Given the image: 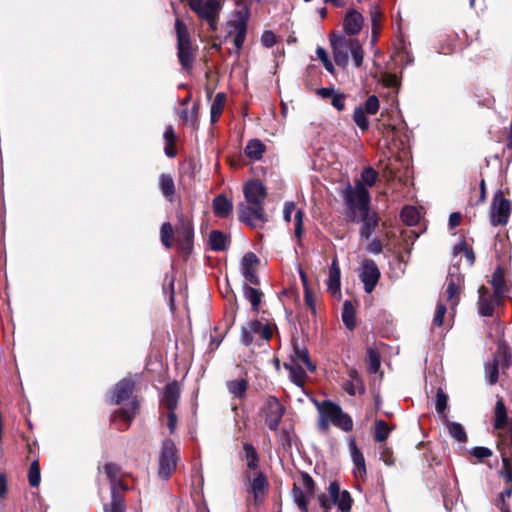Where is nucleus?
Here are the masks:
<instances>
[{
	"label": "nucleus",
	"instance_id": "obj_60",
	"mask_svg": "<svg viewBox=\"0 0 512 512\" xmlns=\"http://www.w3.org/2000/svg\"><path fill=\"white\" fill-rule=\"evenodd\" d=\"M471 455L476 457L479 460L488 458L492 455V451L489 448L486 447H474L471 450Z\"/></svg>",
	"mask_w": 512,
	"mask_h": 512
},
{
	"label": "nucleus",
	"instance_id": "obj_46",
	"mask_svg": "<svg viewBox=\"0 0 512 512\" xmlns=\"http://www.w3.org/2000/svg\"><path fill=\"white\" fill-rule=\"evenodd\" d=\"M227 387L230 393L237 397H242L246 392L247 382L245 379L234 380L228 382Z\"/></svg>",
	"mask_w": 512,
	"mask_h": 512
},
{
	"label": "nucleus",
	"instance_id": "obj_5",
	"mask_svg": "<svg viewBox=\"0 0 512 512\" xmlns=\"http://www.w3.org/2000/svg\"><path fill=\"white\" fill-rule=\"evenodd\" d=\"M248 12L246 8L234 11L225 24L226 39H231L237 49L245 41L247 33Z\"/></svg>",
	"mask_w": 512,
	"mask_h": 512
},
{
	"label": "nucleus",
	"instance_id": "obj_17",
	"mask_svg": "<svg viewBox=\"0 0 512 512\" xmlns=\"http://www.w3.org/2000/svg\"><path fill=\"white\" fill-rule=\"evenodd\" d=\"M502 300L503 298H496L495 294H491L487 287L480 286L477 301L479 315L482 317H492L495 307L499 306Z\"/></svg>",
	"mask_w": 512,
	"mask_h": 512
},
{
	"label": "nucleus",
	"instance_id": "obj_9",
	"mask_svg": "<svg viewBox=\"0 0 512 512\" xmlns=\"http://www.w3.org/2000/svg\"><path fill=\"white\" fill-rule=\"evenodd\" d=\"M314 488V481L307 473H302L300 478L294 482L292 497L301 512H308V503L314 496Z\"/></svg>",
	"mask_w": 512,
	"mask_h": 512
},
{
	"label": "nucleus",
	"instance_id": "obj_55",
	"mask_svg": "<svg viewBox=\"0 0 512 512\" xmlns=\"http://www.w3.org/2000/svg\"><path fill=\"white\" fill-rule=\"evenodd\" d=\"M380 460H382L386 465L392 466L395 463L392 450L386 445L381 444L379 447Z\"/></svg>",
	"mask_w": 512,
	"mask_h": 512
},
{
	"label": "nucleus",
	"instance_id": "obj_33",
	"mask_svg": "<svg viewBox=\"0 0 512 512\" xmlns=\"http://www.w3.org/2000/svg\"><path fill=\"white\" fill-rule=\"evenodd\" d=\"M159 187L162 194L171 201L175 194V184L173 178L169 174H161L159 177Z\"/></svg>",
	"mask_w": 512,
	"mask_h": 512
},
{
	"label": "nucleus",
	"instance_id": "obj_58",
	"mask_svg": "<svg viewBox=\"0 0 512 512\" xmlns=\"http://www.w3.org/2000/svg\"><path fill=\"white\" fill-rule=\"evenodd\" d=\"M303 217L304 212L301 209H298L295 213L294 220H295V236L298 238V240L301 239L303 234Z\"/></svg>",
	"mask_w": 512,
	"mask_h": 512
},
{
	"label": "nucleus",
	"instance_id": "obj_57",
	"mask_svg": "<svg viewBox=\"0 0 512 512\" xmlns=\"http://www.w3.org/2000/svg\"><path fill=\"white\" fill-rule=\"evenodd\" d=\"M266 196V189L264 185L258 182V222H267L268 216L264 213L263 208L260 207V198Z\"/></svg>",
	"mask_w": 512,
	"mask_h": 512
},
{
	"label": "nucleus",
	"instance_id": "obj_62",
	"mask_svg": "<svg viewBox=\"0 0 512 512\" xmlns=\"http://www.w3.org/2000/svg\"><path fill=\"white\" fill-rule=\"evenodd\" d=\"M295 211V203L292 201H287L284 203L283 207V219L286 222H290L292 218V213Z\"/></svg>",
	"mask_w": 512,
	"mask_h": 512
},
{
	"label": "nucleus",
	"instance_id": "obj_38",
	"mask_svg": "<svg viewBox=\"0 0 512 512\" xmlns=\"http://www.w3.org/2000/svg\"><path fill=\"white\" fill-rule=\"evenodd\" d=\"M392 428L388 426V424L382 420L378 419L375 421V432L374 438L377 442L383 443L391 432Z\"/></svg>",
	"mask_w": 512,
	"mask_h": 512
},
{
	"label": "nucleus",
	"instance_id": "obj_59",
	"mask_svg": "<svg viewBox=\"0 0 512 512\" xmlns=\"http://www.w3.org/2000/svg\"><path fill=\"white\" fill-rule=\"evenodd\" d=\"M331 105L338 111H342L345 108V95L340 92H335L331 97Z\"/></svg>",
	"mask_w": 512,
	"mask_h": 512
},
{
	"label": "nucleus",
	"instance_id": "obj_13",
	"mask_svg": "<svg viewBox=\"0 0 512 512\" xmlns=\"http://www.w3.org/2000/svg\"><path fill=\"white\" fill-rule=\"evenodd\" d=\"M284 407L278 401L276 397L269 396L266 398L263 407L262 413L265 418V424L272 431H277L279 427V423L284 414Z\"/></svg>",
	"mask_w": 512,
	"mask_h": 512
},
{
	"label": "nucleus",
	"instance_id": "obj_2",
	"mask_svg": "<svg viewBox=\"0 0 512 512\" xmlns=\"http://www.w3.org/2000/svg\"><path fill=\"white\" fill-rule=\"evenodd\" d=\"M239 457L245 461L240 480L246 493L248 512H253L256 505V449L251 442L243 441V452Z\"/></svg>",
	"mask_w": 512,
	"mask_h": 512
},
{
	"label": "nucleus",
	"instance_id": "obj_61",
	"mask_svg": "<svg viewBox=\"0 0 512 512\" xmlns=\"http://www.w3.org/2000/svg\"><path fill=\"white\" fill-rule=\"evenodd\" d=\"M370 243L367 245L366 250L371 254H380L383 250L382 243L379 239H370Z\"/></svg>",
	"mask_w": 512,
	"mask_h": 512
},
{
	"label": "nucleus",
	"instance_id": "obj_39",
	"mask_svg": "<svg viewBox=\"0 0 512 512\" xmlns=\"http://www.w3.org/2000/svg\"><path fill=\"white\" fill-rule=\"evenodd\" d=\"M276 329L277 328L274 323L269 322L263 317L260 320H258V334L261 336L263 340H270Z\"/></svg>",
	"mask_w": 512,
	"mask_h": 512
},
{
	"label": "nucleus",
	"instance_id": "obj_56",
	"mask_svg": "<svg viewBox=\"0 0 512 512\" xmlns=\"http://www.w3.org/2000/svg\"><path fill=\"white\" fill-rule=\"evenodd\" d=\"M316 55L318 59L323 63L325 69L328 72L333 73L334 66L328 57L327 51L323 47H318L316 50Z\"/></svg>",
	"mask_w": 512,
	"mask_h": 512
},
{
	"label": "nucleus",
	"instance_id": "obj_6",
	"mask_svg": "<svg viewBox=\"0 0 512 512\" xmlns=\"http://www.w3.org/2000/svg\"><path fill=\"white\" fill-rule=\"evenodd\" d=\"M179 460L178 449L171 439H164L158 457V475L163 480H168L177 467Z\"/></svg>",
	"mask_w": 512,
	"mask_h": 512
},
{
	"label": "nucleus",
	"instance_id": "obj_40",
	"mask_svg": "<svg viewBox=\"0 0 512 512\" xmlns=\"http://www.w3.org/2000/svg\"><path fill=\"white\" fill-rule=\"evenodd\" d=\"M401 219L409 226L417 224L420 218L418 210L413 206H406L400 214Z\"/></svg>",
	"mask_w": 512,
	"mask_h": 512
},
{
	"label": "nucleus",
	"instance_id": "obj_21",
	"mask_svg": "<svg viewBox=\"0 0 512 512\" xmlns=\"http://www.w3.org/2000/svg\"><path fill=\"white\" fill-rule=\"evenodd\" d=\"M349 378L343 383V389L351 396L365 393V386L362 378L355 369H351L348 374Z\"/></svg>",
	"mask_w": 512,
	"mask_h": 512
},
{
	"label": "nucleus",
	"instance_id": "obj_42",
	"mask_svg": "<svg viewBox=\"0 0 512 512\" xmlns=\"http://www.w3.org/2000/svg\"><path fill=\"white\" fill-rule=\"evenodd\" d=\"M507 422L506 407L502 399H499L495 405V427L497 429L503 428Z\"/></svg>",
	"mask_w": 512,
	"mask_h": 512
},
{
	"label": "nucleus",
	"instance_id": "obj_54",
	"mask_svg": "<svg viewBox=\"0 0 512 512\" xmlns=\"http://www.w3.org/2000/svg\"><path fill=\"white\" fill-rule=\"evenodd\" d=\"M486 378L489 384L493 385L498 380V363L497 361H493V363L486 365L485 367Z\"/></svg>",
	"mask_w": 512,
	"mask_h": 512
},
{
	"label": "nucleus",
	"instance_id": "obj_8",
	"mask_svg": "<svg viewBox=\"0 0 512 512\" xmlns=\"http://www.w3.org/2000/svg\"><path fill=\"white\" fill-rule=\"evenodd\" d=\"M177 35V55L183 69L188 70L192 67L194 56L192 52L190 35L185 23L179 18L175 21Z\"/></svg>",
	"mask_w": 512,
	"mask_h": 512
},
{
	"label": "nucleus",
	"instance_id": "obj_28",
	"mask_svg": "<svg viewBox=\"0 0 512 512\" xmlns=\"http://www.w3.org/2000/svg\"><path fill=\"white\" fill-rule=\"evenodd\" d=\"M280 39V36L276 35L274 32L266 30L262 33L260 41L262 46L266 48H272L274 46H277L276 49L273 51V54L275 58H279L284 55L283 46L278 45Z\"/></svg>",
	"mask_w": 512,
	"mask_h": 512
},
{
	"label": "nucleus",
	"instance_id": "obj_10",
	"mask_svg": "<svg viewBox=\"0 0 512 512\" xmlns=\"http://www.w3.org/2000/svg\"><path fill=\"white\" fill-rule=\"evenodd\" d=\"M189 8L208 22L212 31L217 30V19L221 9L219 0H188Z\"/></svg>",
	"mask_w": 512,
	"mask_h": 512
},
{
	"label": "nucleus",
	"instance_id": "obj_37",
	"mask_svg": "<svg viewBox=\"0 0 512 512\" xmlns=\"http://www.w3.org/2000/svg\"><path fill=\"white\" fill-rule=\"evenodd\" d=\"M444 420L451 437L458 442L465 443L467 441V435L463 426L460 423L449 421L447 418Z\"/></svg>",
	"mask_w": 512,
	"mask_h": 512
},
{
	"label": "nucleus",
	"instance_id": "obj_29",
	"mask_svg": "<svg viewBox=\"0 0 512 512\" xmlns=\"http://www.w3.org/2000/svg\"><path fill=\"white\" fill-rule=\"evenodd\" d=\"M327 289L332 295L340 294V268L336 259L332 261L329 269Z\"/></svg>",
	"mask_w": 512,
	"mask_h": 512
},
{
	"label": "nucleus",
	"instance_id": "obj_31",
	"mask_svg": "<svg viewBox=\"0 0 512 512\" xmlns=\"http://www.w3.org/2000/svg\"><path fill=\"white\" fill-rule=\"evenodd\" d=\"M256 335V318L250 319L241 328L240 341L243 345L249 346L252 344Z\"/></svg>",
	"mask_w": 512,
	"mask_h": 512
},
{
	"label": "nucleus",
	"instance_id": "obj_47",
	"mask_svg": "<svg viewBox=\"0 0 512 512\" xmlns=\"http://www.w3.org/2000/svg\"><path fill=\"white\" fill-rule=\"evenodd\" d=\"M333 425L342 429L345 432H348L351 431L353 428V420L347 413H344L342 410L339 416L334 421Z\"/></svg>",
	"mask_w": 512,
	"mask_h": 512
},
{
	"label": "nucleus",
	"instance_id": "obj_22",
	"mask_svg": "<svg viewBox=\"0 0 512 512\" xmlns=\"http://www.w3.org/2000/svg\"><path fill=\"white\" fill-rule=\"evenodd\" d=\"M363 24L362 15L356 11H349L343 21L344 31L348 35H356L360 32Z\"/></svg>",
	"mask_w": 512,
	"mask_h": 512
},
{
	"label": "nucleus",
	"instance_id": "obj_32",
	"mask_svg": "<svg viewBox=\"0 0 512 512\" xmlns=\"http://www.w3.org/2000/svg\"><path fill=\"white\" fill-rule=\"evenodd\" d=\"M225 101L226 95L224 93L216 94L210 109V120L212 124L219 120L224 109Z\"/></svg>",
	"mask_w": 512,
	"mask_h": 512
},
{
	"label": "nucleus",
	"instance_id": "obj_18",
	"mask_svg": "<svg viewBox=\"0 0 512 512\" xmlns=\"http://www.w3.org/2000/svg\"><path fill=\"white\" fill-rule=\"evenodd\" d=\"M328 493L333 504H335L340 511L349 512L352 506V498L347 490H340L337 482H331L328 487Z\"/></svg>",
	"mask_w": 512,
	"mask_h": 512
},
{
	"label": "nucleus",
	"instance_id": "obj_41",
	"mask_svg": "<svg viewBox=\"0 0 512 512\" xmlns=\"http://www.w3.org/2000/svg\"><path fill=\"white\" fill-rule=\"evenodd\" d=\"M366 114L367 112L364 111L362 105L357 106L353 112V121L361 131H366L369 128V120Z\"/></svg>",
	"mask_w": 512,
	"mask_h": 512
},
{
	"label": "nucleus",
	"instance_id": "obj_4",
	"mask_svg": "<svg viewBox=\"0 0 512 512\" xmlns=\"http://www.w3.org/2000/svg\"><path fill=\"white\" fill-rule=\"evenodd\" d=\"M239 270L246 283L243 285L245 298L251 304V310L256 311V288L248 285L256 283V254L247 252L239 263Z\"/></svg>",
	"mask_w": 512,
	"mask_h": 512
},
{
	"label": "nucleus",
	"instance_id": "obj_52",
	"mask_svg": "<svg viewBox=\"0 0 512 512\" xmlns=\"http://www.w3.org/2000/svg\"><path fill=\"white\" fill-rule=\"evenodd\" d=\"M364 111L369 115H374L378 112L380 103L379 99L375 95H370L362 106Z\"/></svg>",
	"mask_w": 512,
	"mask_h": 512
},
{
	"label": "nucleus",
	"instance_id": "obj_45",
	"mask_svg": "<svg viewBox=\"0 0 512 512\" xmlns=\"http://www.w3.org/2000/svg\"><path fill=\"white\" fill-rule=\"evenodd\" d=\"M448 403V395L443 391V389L439 388L436 393V403L435 408L437 413L443 416L444 419L447 418L445 414V410L447 408Z\"/></svg>",
	"mask_w": 512,
	"mask_h": 512
},
{
	"label": "nucleus",
	"instance_id": "obj_48",
	"mask_svg": "<svg viewBox=\"0 0 512 512\" xmlns=\"http://www.w3.org/2000/svg\"><path fill=\"white\" fill-rule=\"evenodd\" d=\"M377 177L378 174L373 168H365L361 174L362 182H359L358 184H362L365 188H367L366 186L372 187L376 183Z\"/></svg>",
	"mask_w": 512,
	"mask_h": 512
},
{
	"label": "nucleus",
	"instance_id": "obj_64",
	"mask_svg": "<svg viewBox=\"0 0 512 512\" xmlns=\"http://www.w3.org/2000/svg\"><path fill=\"white\" fill-rule=\"evenodd\" d=\"M336 90L333 87H322L316 90V95L322 99H331Z\"/></svg>",
	"mask_w": 512,
	"mask_h": 512
},
{
	"label": "nucleus",
	"instance_id": "obj_49",
	"mask_svg": "<svg viewBox=\"0 0 512 512\" xmlns=\"http://www.w3.org/2000/svg\"><path fill=\"white\" fill-rule=\"evenodd\" d=\"M160 234H161L162 244L168 249L171 248V246H172L171 237L173 234V228L169 222H165L162 224Z\"/></svg>",
	"mask_w": 512,
	"mask_h": 512
},
{
	"label": "nucleus",
	"instance_id": "obj_19",
	"mask_svg": "<svg viewBox=\"0 0 512 512\" xmlns=\"http://www.w3.org/2000/svg\"><path fill=\"white\" fill-rule=\"evenodd\" d=\"M135 388V382L132 379L124 378L120 380L116 385L110 397V402L113 404H119L133 393Z\"/></svg>",
	"mask_w": 512,
	"mask_h": 512
},
{
	"label": "nucleus",
	"instance_id": "obj_12",
	"mask_svg": "<svg viewBox=\"0 0 512 512\" xmlns=\"http://www.w3.org/2000/svg\"><path fill=\"white\" fill-rule=\"evenodd\" d=\"M464 282V276L460 272L458 265L449 267L446 278L445 296L448 302H451V308H455L459 302V296Z\"/></svg>",
	"mask_w": 512,
	"mask_h": 512
},
{
	"label": "nucleus",
	"instance_id": "obj_23",
	"mask_svg": "<svg viewBox=\"0 0 512 512\" xmlns=\"http://www.w3.org/2000/svg\"><path fill=\"white\" fill-rule=\"evenodd\" d=\"M179 395V387L176 382L166 385L163 391L161 402L168 409V411L176 409Z\"/></svg>",
	"mask_w": 512,
	"mask_h": 512
},
{
	"label": "nucleus",
	"instance_id": "obj_15",
	"mask_svg": "<svg viewBox=\"0 0 512 512\" xmlns=\"http://www.w3.org/2000/svg\"><path fill=\"white\" fill-rule=\"evenodd\" d=\"M380 276V270L372 259H364L362 261L359 277L366 293H371L375 289Z\"/></svg>",
	"mask_w": 512,
	"mask_h": 512
},
{
	"label": "nucleus",
	"instance_id": "obj_1",
	"mask_svg": "<svg viewBox=\"0 0 512 512\" xmlns=\"http://www.w3.org/2000/svg\"><path fill=\"white\" fill-rule=\"evenodd\" d=\"M346 206L345 216L347 221L360 223V237L370 240L379 224L376 212L370 210L371 196L368 188L362 184L348 185L342 192Z\"/></svg>",
	"mask_w": 512,
	"mask_h": 512
},
{
	"label": "nucleus",
	"instance_id": "obj_24",
	"mask_svg": "<svg viewBox=\"0 0 512 512\" xmlns=\"http://www.w3.org/2000/svg\"><path fill=\"white\" fill-rule=\"evenodd\" d=\"M193 237L194 230L190 223H182L176 228V239L183 250H190L192 248Z\"/></svg>",
	"mask_w": 512,
	"mask_h": 512
},
{
	"label": "nucleus",
	"instance_id": "obj_35",
	"mask_svg": "<svg viewBox=\"0 0 512 512\" xmlns=\"http://www.w3.org/2000/svg\"><path fill=\"white\" fill-rule=\"evenodd\" d=\"M284 367L289 370L290 378L297 386H303L306 377L305 366L285 363Z\"/></svg>",
	"mask_w": 512,
	"mask_h": 512
},
{
	"label": "nucleus",
	"instance_id": "obj_63",
	"mask_svg": "<svg viewBox=\"0 0 512 512\" xmlns=\"http://www.w3.org/2000/svg\"><path fill=\"white\" fill-rule=\"evenodd\" d=\"M167 427L169 429V433L170 434H173L176 430V427H177V416L174 412V410L172 411H168V414H167Z\"/></svg>",
	"mask_w": 512,
	"mask_h": 512
},
{
	"label": "nucleus",
	"instance_id": "obj_50",
	"mask_svg": "<svg viewBox=\"0 0 512 512\" xmlns=\"http://www.w3.org/2000/svg\"><path fill=\"white\" fill-rule=\"evenodd\" d=\"M369 371L371 373H377L380 368V355L377 350L369 348L367 351Z\"/></svg>",
	"mask_w": 512,
	"mask_h": 512
},
{
	"label": "nucleus",
	"instance_id": "obj_16",
	"mask_svg": "<svg viewBox=\"0 0 512 512\" xmlns=\"http://www.w3.org/2000/svg\"><path fill=\"white\" fill-rule=\"evenodd\" d=\"M315 405L320 414L318 420V428L321 431H326L329 427V423H334L336 418L341 413L342 408L338 404H335L328 400L323 402L315 401Z\"/></svg>",
	"mask_w": 512,
	"mask_h": 512
},
{
	"label": "nucleus",
	"instance_id": "obj_14",
	"mask_svg": "<svg viewBox=\"0 0 512 512\" xmlns=\"http://www.w3.org/2000/svg\"><path fill=\"white\" fill-rule=\"evenodd\" d=\"M353 38H347L343 35L332 34L330 43L334 54L335 63L338 66L345 67L349 61V50Z\"/></svg>",
	"mask_w": 512,
	"mask_h": 512
},
{
	"label": "nucleus",
	"instance_id": "obj_27",
	"mask_svg": "<svg viewBox=\"0 0 512 512\" xmlns=\"http://www.w3.org/2000/svg\"><path fill=\"white\" fill-rule=\"evenodd\" d=\"M490 282L493 287V294H495L496 298H504L507 292V286L504 271L500 266L495 269Z\"/></svg>",
	"mask_w": 512,
	"mask_h": 512
},
{
	"label": "nucleus",
	"instance_id": "obj_20",
	"mask_svg": "<svg viewBox=\"0 0 512 512\" xmlns=\"http://www.w3.org/2000/svg\"><path fill=\"white\" fill-rule=\"evenodd\" d=\"M349 450L354 465L353 473L355 477L364 479L367 474L365 458L354 440L350 441Z\"/></svg>",
	"mask_w": 512,
	"mask_h": 512
},
{
	"label": "nucleus",
	"instance_id": "obj_26",
	"mask_svg": "<svg viewBox=\"0 0 512 512\" xmlns=\"http://www.w3.org/2000/svg\"><path fill=\"white\" fill-rule=\"evenodd\" d=\"M293 350L294 354L288 364L305 366L309 371L315 370V366L310 361L308 350L305 347H300L299 345L294 344Z\"/></svg>",
	"mask_w": 512,
	"mask_h": 512
},
{
	"label": "nucleus",
	"instance_id": "obj_34",
	"mask_svg": "<svg viewBox=\"0 0 512 512\" xmlns=\"http://www.w3.org/2000/svg\"><path fill=\"white\" fill-rule=\"evenodd\" d=\"M137 409H138V403H137V401L134 400V401L130 402L126 408L117 410L114 413L113 418H114V420L122 419L125 422H127V424H126V428H127L129 426V422L131 421V419L136 415Z\"/></svg>",
	"mask_w": 512,
	"mask_h": 512
},
{
	"label": "nucleus",
	"instance_id": "obj_36",
	"mask_svg": "<svg viewBox=\"0 0 512 512\" xmlns=\"http://www.w3.org/2000/svg\"><path fill=\"white\" fill-rule=\"evenodd\" d=\"M342 321L349 330L356 327L355 310L350 301H345L343 304Z\"/></svg>",
	"mask_w": 512,
	"mask_h": 512
},
{
	"label": "nucleus",
	"instance_id": "obj_30",
	"mask_svg": "<svg viewBox=\"0 0 512 512\" xmlns=\"http://www.w3.org/2000/svg\"><path fill=\"white\" fill-rule=\"evenodd\" d=\"M228 237L219 230H213L209 235V245L213 251H224L227 249Z\"/></svg>",
	"mask_w": 512,
	"mask_h": 512
},
{
	"label": "nucleus",
	"instance_id": "obj_53",
	"mask_svg": "<svg viewBox=\"0 0 512 512\" xmlns=\"http://www.w3.org/2000/svg\"><path fill=\"white\" fill-rule=\"evenodd\" d=\"M460 252L464 253V255L467 259L468 265L472 266L475 262V254L472 249L467 247V245L464 241L461 242L460 244H458L457 246H455V248H454L455 254H458Z\"/></svg>",
	"mask_w": 512,
	"mask_h": 512
},
{
	"label": "nucleus",
	"instance_id": "obj_7",
	"mask_svg": "<svg viewBox=\"0 0 512 512\" xmlns=\"http://www.w3.org/2000/svg\"><path fill=\"white\" fill-rule=\"evenodd\" d=\"M244 200L238 205L240 220L251 226H256V180H249L243 187Z\"/></svg>",
	"mask_w": 512,
	"mask_h": 512
},
{
	"label": "nucleus",
	"instance_id": "obj_51",
	"mask_svg": "<svg viewBox=\"0 0 512 512\" xmlns=\"http://www.w3.org/2000/svg\"><path fill=\"white\" fill-rule=\"evenodd\" d=\"M447 312V307L441 300L438 301L435 309V315L432 321L433 326L441 327L443 325L444 316Z\"/></svg>",
	"mask_w": 512,
	"mask_h": 512
},
{
	"label": "nucleus",
	"instance_id": "obj_43",
	"mask_svg": "<svg viewBox=\"0 0 512 512\" xmlns=\"http://www.w3.org/2000/svg\"><path fill=\"white\" fill-rule=\"evenodd\" d=\"M349 54H351L355 67H360L363 63L364 51L361 43L353 38Z\"/></svg>",
	"mask_w": 512,
	"mask_h": 512
},
{
	"label": "nucleus",
	"instance_id": "obj_3",
	"mask_svg": "<svg viewBox=\"0 0 512 512\" xmlns=\"http://www.w3.org/2000/svg\"><path fill=\"white\" fill-rule=\"evenodd\" d=\"M103 471L111 485V503L104 506L105 512H124L126 505L120 491L126 490L121 480V467L115 463H106Z\"/></svg>",
	"mask_w": 512,
	"mask_h": 512
},
{
	"label": "nucleus",
	"instance_id": "obj_44",
	"mask_svg": "<svg viewBox=\"0 0 512 512\" xmlns=\"http://www.w3.org/2000/svg\"><path fill=\"white\" fill-rule=\"evenodd\" d=\"M28 480L31 487L39 486L41 481V473L38 460L32 461L28 472Z\"/></svg>",
	"mask_w": 512,
	"mask_h": 512
},
{
	"label": "nucleus",
	"instance_id": "obj_11",
	"mask_svg": "<svg viewBox=\"0 0 512 512\" xmlns=\"http://www.w3.org/2000/svg\"><path fill=\"white\" fill-rule=\"evenodd\" d=\"M512 211V203L504 197L502 190H497L490 206V223L493 227L508 223Z\"/></svg>",
	"mask_w": 512,
	"mask_h": 512
},
{
	"label": "nucleus",
	"instance_id": "obj_25",
	"mask_svg": "<svg viewBox=\"0 0 512 512\" xmlns=\"http://www.w3.org/2000/svg\"><path fill=\"white\" fill-rule=\"evenodd\" d=\"M213 212L219 218H227L232 210L233 203L225 195H218L213 199Z\"/></svg>",
	"mask_w": 512,
	"mask_h": 512
}]
</instances>
